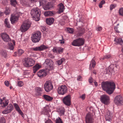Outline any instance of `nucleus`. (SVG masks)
<instances>
[{"mask_svg":"<svg viewBox=\"0 0 123 123\" xmlns=\"http://www.w3.org/2000/svg\"><path fill=\"white\" fill-rule=\"evenodd\" d=\"M62 39L59 40L60 43L61 44H63L64 43V39H63L62 36Z\"/></svg>","mask_w":123,"mask_h":123,"instance_id":"obj_50","label":"nucleus"},{"mask_svg":"<svg viewBox=\"0 0 123 123\" xmlns=\"http://www.w3.org/2000/svg\"><path fill=\"white\" fill-rule=\"evenodd\" d=\"M0 54L2 56L6 58L7 55L6 52L5 50H2L0 52Z\"/></svg>","mask_w":123,"mask_h":123,"instance_id":"obj_37","label":"nucleus"},{"mask_svg":"<svg viewBox=\"0 0 123 123\" xmlns=\"http://www.w3.org/2000/svg\"><path fill=\"white\" fill-rule=\"evenodd\" d=\"M102 28L101 27H99L96 29V30L97 31H100L102 30Z\"/></svg>","mask_w":123,"mask_h":123,"instance_id":"obj_58","label":"nucleus"},{"mask_svg":"<svg viewBox=\"0 0 123 123\" xmlns=\"http://www.w3.org/2000/svg\"><path fill=\"white\" fill-rule=\"evenodd\" d=\"M80 98L83 100L85 99V94H83L82 95L80 96Z\"/></svg>","mask_w":123,"mask_h":123,"instance_id":"obj_53","label":"nucleus"},{"mask_svg":"<svg viewBox=\"0 0 123 123\" xmlns=\"http://www.w3.org/2000/svg\"><path fill=\"white\" fill-rule=\"evenodd\" d=\"M6 86H9V84L8 81L6 80L4 82Z\"/></svg>","mask_w":123,"mask_h":123,"instance_id":"obj_52","label":"nucleus"},{"mask_svg":"<svg viewBox=\"0 0 123 123\" xmlns=\"http://www.w3.org/2000/svg\"><path fill=\"white\" fill-rule=\"evenodd\" d=\"M13 107L11 104H10L6 108L5 110L2 111V113L3 114H7L11 112L13 110Z\"/></svg>","mask_w":123,"mask_h":123,"instance_id":"obj_12","label":"nucleus"},{"mask_svg":"<svg viewBox=\"0 0 123 123\" xmlns=\"http://www.w3.org/2000/svg\"><path fill=\"white\" fill-rule=\"evenodd\" d=\"M105 0H102L100 3L99 5V6L100 8H101L102 7V5L105 3Z\"/></svg>","mask_w":123,"mask_h":123,"instance_id":"obj_42","label":"nucleus"},{"mask_svg":"<svg viewBox=\"0 0 123 123\" xmlns=\"http://www.w3.org/2000/svg\"><path fill=\"white\" fill-rule=\"evenodd\" d=\"M5 118L3 117H1L0 120V123H5Z\"/></svg>","mask_w":123,"mask_h":123,"instance_id":"obj_47","label":"nucleus"},{"mask_svg":"<svg viewBox=\"0 0 123 123\" xmlns=\"http://www.w3.org/2000/svg\"><path fill=\"white\" fill-rule=\"evenodd\" d=\"M54 21V19L53 18H49L46 19V21L47 24L49 25H51L52 24Z\"/></svg>","mask_w":123,"mask_h":123,"instance_id":"obj_24","label":"nucleus"},{"mask_svg":"<svg viewBox=\"0 0 123 123\" xmlns=\"http://www.w3.org/2000/svg\"><path fill=\"white\" fill-rule=\"evenodd\" d=\"M45 63L47 65L48 68L51 69L53 68V62L51 59H47L45 62Z\"/></svg>","mask_w":123,"mask_h":123,"instance_id":"obj_13","label":"nucleus"},{"mask_svg":"<svg viewBox=\"0 0 123 123\" xmlns=\"http://www.w3.org/2000/svg\"><path fill=\"white\" fill-rule=\"evenodd\" d=\"M59 114L61 116L64 115L65 112V109L63 107H61L59 109Z\"/></svg>","mask_w":123,"mask_h":123,"instance_id":"obj_34","label":"nucleus"},{"mask_svg":"<svg viewBox=\"0 0 123 123\" xmlns=\"http://www.w3.org/2000/svg\"><path fill=\"white\" fill-rule=\"evenodd\" d=\"M71 96L70 95H68L64 97L63 99L64 104L66 105L69 106L71 105Z\"/></svg>","mask_w":123,"mask_h":123,"instance_id":"obj_10","label":"nucleus"},{"mask_svg":"<svg viewBox=\"0 0 123 123\" xmlns=\"http://www.w3.org/2000/svg\"><path fill=\"white\" fill-rule=\"evenodd\" d=\"M45 46L43 45L39 47H37L32 48V49L34 51H40L43 50L47 48Z\"/></svg>","mask_w":123,"mask_h":123,"instance_id":"obj_15","label":"nucleus"},{"mask_svg":"<svg viewBox=\"0 0 123 123\" xmlns=\"http://www.w3.org/2000/svg\"><path fill=\"white\" fill-rule=\"evenodd\" d=\"M45 123H53L52 121L50 119H49L45 122Z\"/></svg>","mask_w":123,"mask_h":123,"instance_id":"obj_57","label":"nucleus"},{"mask_svg":"<svg viewBox=\"0 0 123 123\" xmlns=\"http://www.w3.org/2000/svg\"><path fill=\"white\" fill-rule=\"evenodd\" d=\"M19 17V15H18V14L14 15L12 14L10 18V21L11 23L12 24L14 23L15 22L17 21Z\"/></svg>","mask_w":123,"mask_h":123,"instance_id":"obj_14","label":"nucleus"},{"mask_svg":"<svg viewBox=\"0 0 123 123\" xmlns=\"http://www.w3.org/2000/svg\"><path fill=\"white\" fill-rule=\"evenodd\" d=\"M44 14L45 16H51L54 14L53 12L51 11H46L44 12Z\"/></svg>","mask_w":123,"mask_h":123,"instance_id":"obj_28","label":"nucleus"},{"mask_svg":"<svg viewBox=\"0 0 123 123\" xmlns=\"http://www.w3.org/2000/svg\"><path fill=\"white\" fill-rule=\"evenodd\" d=\"M18 54L19 55H21L24 52V51L22 49H19L18 50Z\"/></svg>","mask_w":123,"mask_h":123,"instance_id":"obj_45","label":"nucleus"},{"mask_svg":"<svg viewBox=\"0 0 123 123\" xmlns=\"http://www.w3.org/2000/svg\"><path fill=\"white\" fill-rule=\"evenodd\" d=\"M1 37L5 42H8L10 40L9 35L5 33H2L1 34Z\"/></svg>","mask_w":123,"mask_h":123,"instance_id":"obj_18","label":"nucleus"},{"mask_svg":"<svg viewBox=\"0 0 123 123\" xmlns=\"http://www.w3.org/2000/svg\"><path fill=\"white\" fill-rule=\"evenodd\" d=\"M31 14L33 18L36 21H38L40 19L41 11L37 7L32 9L31 11Z\"/></svg>","mask_w":123,"mask_h":123,"instance_id":"obj_2","label":"nucleus"},{"mask_svg":"<svg viewBox=\"0 0 123 123\" xmlns=\"http://www.w3.org/2000/svg\"><path fill=\"white\" fill-rule=\"evenodd\" d=\"M63 49L62 48L58 47L57 48V53L59 54L62 53L63 51Z\"/></svg>","mask_w":123,"mask_h":123,"instance_id":"obj_38","label":"nucleus"},{"mask_svg":"<svg viewBox=\"0 0 123 123\" xmlns=\"http://www.w3.org/2000/svg\"><path fill=\"white\" fill-rule=\"evenodd\" d=\"M59 13H60L63 12L64 9V6L62 3H60L58 5Z\"/></svg>","mask_w":123,"mask_h":123,"instance_id":"obj_23","label":"nucleus"},{"mask_svg":"<svg viewBox=\"0 0 123 123\" xmlns=\"http://www.w3.org/2000/svg\"><path fill=\"white\" fill-rule=\"evenodd\" d=\"M55 122L56 123H63L61 119L59 117L56 119Z\"/></svg>","mask_w":123,"mask_h":123,"instance_id":"obj_41","label":"nucleus"},{"mask_svg":"<svg viewBox=\"0 0 123 123\" xmlns=\"http://www.w3.org/2000/svg\"><path fill=\"white\" fill-rule=\"evenodd\" d=\"M116 6V5H114L113 4H112L110 6V10H112L114 8L115 6Z\"/></svg>","mask_w":123,"mask_h":123,"instance_id":"obj_49","label":"nucleus"},{"mask_svg":"<svg viewBox=\"0 0 123 123\" xmlns=\"http://www.w3.org/2000/svg\"><path fill=\"white\" fill-rule=\"evenodd\" d=\"M112 117V115L110 114V112L109 111H108L105 116L106 120L110 121Z\"/></svg>","mask_w":123,"mask_h":123,"instance_id":"obj_19","label":"nucleus"},{"mask_svg":"<svg viewBox=\"0 0 123 123\" xmlns=\"http://www.w3.org/2000/svg\"><path fill=\"white\" fill-rule=\"evenodd\" d=\"M31 24V23L28 20L23 22L20 27L22 32H24L27 30L30 26Z\"/></svg>","mask_w":123,"mask_h":123,"instance_id":"obj_4","label":"nucleus"},{"mask_svg":"<svg viewBox=\"0 0 123 123\" xmlns=\"http://www.w3.org/2000/svg\"><path fill=\"white\" fill-rule=\"evenodd\" d=\"M54 6V5L51 2H48L45 6L43 7L44 9L45 10H48L52 8Z\"/></svg>","mask_w":123,"mask_h":123,"instance_id":"obj_21","label":"nucleus"},{"mask_svg":"<svg viewBox=\"0 0 123 123\" xmlns=\"http://www.w3.org/2000/svg\"><path fill=\"white\" fill-rule=\"evenodd\" d=\"M118 12L120 15L123 16V7H121L119 9Z\"/></svg>","mask_w":123,"mask_h":123,"instance_id":"obj_40","label":"nucleus"},{"mask_svg":"<svg viewBox=\"0 0 123 123\" xmlns=\"http://www.w3.org/2000/svg\"><path fill=\"white\" fill-rule=\"evenodd\" d=\"M10 4L12 6L15 7L17 4V3L16 0H10Z\"/></svg>","mask_w":123,"mask_h":123,"instance_id":"obj_35","label":"nucleus"},{"mask_svg":"<svg viewBox=\"0 0 123 123\" xmlns=\"http://www.w3.org/2000/svg\"><path fill=\"white\" fill-rule=\"evenodd\" d=\"M9 102V101L8 100H4L3 102H2V104H1V106L3 107H5L7 105Z\"/></svg>","mask_w":123,"mask_h":123,"instance_id":"obj_29","label":"nucleus"},{"mask_svg":"<svg viewBox=\"0 0 123 123\" xmlns=\"http://www.w3.org/2000/svg\"><path fill=\"white\" fill-rule=\"evenodd\" d=\"M93 79L91 77H90L89 79V82L90 83H92L93 82Z\"/></svg>","mask_w":123,"mask_h":123,"instance_id":"obj_54","label":"nucleus"},{"mask_svg":"<svg viewBox=\"0 0 123 123\" xmlns=\"http://www.w3.org/2000/svg\"><path fill=\"white\" fill-rule=\"evenodd\" d=\"M36 96H40L42 93L43 89L40 87H37L35 89Z\"/></svg>","mask_w":123,"mask_h":123,"instance_id":"obj_20","label":"nucleus"},{"mask_svg":"<svg viewBox=\"0 0 123 123\" xmlns=\"http://www.w3.org/2000/svg\"><path fill=\"white\" fill-rule=\"evenodd\" d=\"M111 55L110 54H107L104 56V57L102 58H100V59L101 60L102 59V60H103L105 59H108L109 58H111Z\"/></svg>","mask_w":123,"mask_h":123,"instance_id":"obj_36","label":"nucleus"},{"mask_svg":"<svg viewBox=\"0 0 123 123\" xmlns=\"http://www.w3.org/2000/svg\"><path fill=\"white\" fill-rule=\"evenodd\" d=\"M114 41L117 44L122 45L123 43V41L121 38H116L115 39Z\"/></svg>","mask_w":123,"mask_h":123,"instance_id":"obj_26","label":"nucleus"},{"mask_svg":"<svg viewBox=\"0 0 123 123\" xmlns=\"http://www.w3.org/2000/svg\"><path fill=\"white\" fill-rule=\"evenodd\" d=\"M39 1L40 6H42L45 2V0H39Z\"/></svg>","mask_w":123,"mask_h":123,"instance_id":"obj_43","label":"nucleus"},{"mask_svg":"<svg viewBox=\"0 0 123 123\" xmlns=\"http://www.w3.org/2000/svg\"><path fill=\"white\" fill-rule=\"evenodd\" d=\"M41 34L40 32L37 31L35 33L31 36V40L33 42L37 43L39 42L40 40L41 37Z\"/></svg>","mask_w":123,"mask_h":123,"instance_id":"obj_3","label":"nucleus"},{"mask_svg":"<svg viewBox=\"0 0 123 123\" xmlns=\"http://www.w3.org/2000/svg\"><path fill=\"white\" fill-rule=\"evenodd\" d=\"M10 10L9 9H6L5 11V13L6 15L9 14L10 13Z\"/></svg>","mask_w":123,"mask_h":123,"instance_id":"obj_51","label":"nucleus"},{"mask_svg":"<svg viewBox=\"0 0 123 123\" xmlns=\"http://www.w3.org/2000/svg\"><path fill=\"white\" fill-rule=\"evenodd\" d=\"M118 27L117 26H115L114 27V29L115 31L117 32H119L117 29Z\"/></svg>","mask_w":123,"mask_h":123,"instance_id":"obj_59","label":"nucleus"},{"mask_svg":"<svg viewBox=\"0 0 123 123\" xmlns=\"http://www.w3.org/2000/svg\"><path fill=\"white\" fill-rule=\"evenodd\" d=\"M85 30L84 28H81L80 29V31L78 32L77 34V35L79 36H82L85 33Z\"/></svg>","mask_w":123,"mask_h":123,"instance_id":"obj_31","label":"nucleus"},{"mask_svg":"<svg viewBox=\"0 0 123 123\" xmlns=\"http://www.w3.org/2000/svg\"><path fill=\"white\" fill-rule=\"evenodd\" d=\"M84 43V39L79 38L74 40L72 43V45L74 46H80L83 45Z\"/></svg>","mask_w":123,"mask_h":123,"instance_id":"obj_5","label":"nucleus"},{"mask_svg":"<svg viewBox=\"0 0 123 123\" xmlns=\"http://www.w3.org/2000/svg\"><path fill=\"white\" fill-rule=\"evenodd\" d=\"M41 66L37 64L33 67V73H35L36 71L41 67Z\"/></svg>","mask_w":123,"mask_h":123,"instance_id":"obj_27","label":"nucleus"},{"mask_svg":"<svg viewBox=\"0 0 123 123\" xmlns=\"http://www.w3.org/2000/svg\"><path fill=\"white\" fill-rule=\"evenodd\" d=\"M101 85L103 90L109 95L113 92L115 88V85L113 82L103 81Z\"/></svg>","mask_w":123,"mask_h":123,"instance_id":"obj_1","label":"nucleus"},{"mask_svg":"<svg viewBox=\"0 0 123 123\" xmlns=\"http://www.w3.org/2000/svg\"><path fill=\"white\" fill-rule=\"evenodd\" d=\"M82 77L80 76H78L77 78V80L78 81H81Z\"/></svg>","mask_w":123,"mask_h":123,"instance_id":"obj_60","label":"nucleus"},{"mask_svg":"<svg viewBox=\"0 0 123 123\" xmlns=\"http://www.w3.org/2000/svg\"><path fill=\"white\" fill-rule=\"evenodd\" d=\"M3 13L1 12H0V17L3 15Z\"/></svg>","mask_w":123,"mask_h":123,"instance_id":"obj_64","label":"nucleus"},{"mask_svg":"<svg viewBox=\"0 0 123 123\" xmlns=\"http://www.w3.org/2000/svg\"><path fill=\"white\" fill-rule=\"evenodd\" d=\"M57 91L59 94L63 95L67 92L68 88L66 86L62 85L58 87Z\"/></svg>","mask_w":123,"mask_h":123,"instance_id":"obj_7","label":"nucleus"},{"mask_svg":"<svg viewBox=\"0 0 123 123\" xmlns=\"http://www.w3.org/2000/svg\"><path fill=\"white\" fill-rule=\"evenodd\" d=\"M57 48L54 47L53 48V50L54 52L56 53H57Z\"/></svg>","mask_w":123,"mask_h":123,"instance_id":"obj_56","label":"nucleus"},{"mask_svg":"<svg viewBox=\"0 0 123 123\" xmlns=\"http://www.w3.org/2000/svg\"><path fill=\"white\" fill-rule=\"evenodd\" d=\"M94 84L96 86H98V84L97 82L96 81H95L94 82Z\"/></svg>","mask_w":123,"mask_h":123,"instance_id":"obj_62","label":"nucleus"},{"mask_svg":"<svg viewBox=\"0 0 123 123\" xmlns=\"http://www.w3.org/2000/svg\"><path fill=\"white\" fill-rule=\"evenodd\" d=\"M67 31L69 33H72L74 32V29L70 28H67Z\"/></svg>","mask_w":123,"mask_h":123,"instance_id":"obj_39","label":"nucleus"},{"mask_svg":"<svg viewBox=\"0 0 123 123\" xmlns=\"http://www.w3.org/2000/svg\"><path fill=\"white\" fill-rule=\"evenodd\" d=\"M109 99V97L105 94L102 95L100 97L101 102L106 105H107L108 103Z\"/></svg>","mask_w":123,"mask_h":123,"instance_id":"obj_11","label":"nucleus"},{"mask_svg":"<svg viewBox=\"0 0 123 123\" xmlns=\"http://www.w3.org/2000/svg\"><path fill=\"white\" fill-rule=\"evenodd\" d=\"M86 123H92L93 122V118L91 114L88 113L86 118Z\"/></svg>","mask_w":123,"mask_h":123,"instance_id":"obj_16","label":"nucleus"},{"mask_svg":"<svg viewBox=\"0 0 123 123\" xmlns=\"http://www.w3.org/2000/svg\"><path fill=\"white\" fill-rule=\"evenodd\" d=\"M13 105L15 108L16 109V110L20 108L18 106V104L16 103H14Z\"/></svg>","mask_w":123,"mask_h":123,"instance_id":"obj_46","label":"nucleus"},{"mask_svg":"<svg viewBox=\"0 0 123 123\" xmlns=\"http://www.w3.org/2000/svg\"><path fill=\"white\" fill-rule=\"evenodd\" d=\"M35 63L34 60L30 58H27L25 59L23 64L25 66L29 67L33 65Z\"/></svg>","mask_w":123,"mask_h":123,"instance_id":"obj_6","label":"nucleus"},{"mask_svg":"<svg viewBox=\"0 0 123 123\" xmlns=\"http://www.w3.org/2000/svg\"><path fill=\"white\" fill-rule=\"evenodd\" d=\"M43 97L46 100L48 101H51L53 99L52 97L46 95H44Z\"/></svg>","mask_w":123,"mask_h":123,"instance_id":"obj_32","label":"nucleus"},{"mask_svg":"<svg viewBox=\"0 0 123 123\" xmlns=\"http://www.w3.org/2000/svg\"><path fill=\"white\" fill-rule=\"evenodd\" d=\"M64 61V59L63 58H62L57 61L56 62L58 65H60L62 64L63 63Z\"/></svg>","mask_w":123,"mask_h":123,"instance_id":"obj_33","label":"nucleus"},{"mask_svg":"<svg viewBox=\"0 0 123 123\" xmlns=\"http://www.w3.org/2000/svg\"><path fill=\"white\" fill-rule=\"evenodd\" d=\"M17 53L16 52H15L13 55V56H14V57H15V56H17Z\"/></svg>","mask_w":123,"mask_h":123,"instance_id":"obj_63","label":"nucleus"},{"mask_svg":"<svg viewBox=\"0 0 123 123\" xmlns=\"http://www.w3.org/2000/svg\"><path fill=\"white\" fill-rule=\"evenodd\" d=\"M96 65V62L94 57L91 61L89 65V69L92 70L94 68Z\"/></svg>","mask_w":123,"mask_h":123,"instance_id":"obj_22","label":"nucleus"},{"mask_svg":"<svg viewBox=\"0 0 123 123\" xmlns=\"http://www.w3.org/2000/svg\"><path fill=\"white\" fill-rule=\"evenodd\" d=\"M3 4L4 5H6L8 3L7 1V0H3L2 1Z\"/></svg>","mask_w":123,"mask_h":123,"instance_id":"obj_55","label":"nucleus"},{"mask_svg":"<svg viewBox=\"0 0 123 123\" xmlns=\"http://www.w3.org/2000/svg\"><path fill=\"white\" fill-rule=\"evenodd\" d=\"M13 45H12V44H11V45L9 46V49L11 50H12L13 49Z\"/></svg>","mask_w":123,"mask_h":123,"instance_id":"obj_61","label":"nucleus"},{"mask_svg":"<svg viewBox=\"0 0 123 123\" xmlns=\"http://www.w3.org/2000/svg\"><path fill=\"white\" fill-rule=\"evenodd\" d=\"M53 86L50 81H47L44 85V89L47 92H49L53 89Z\"/></svg>","mask_w":123,"mask_h":123,"instance_id":"obj_8","label":"nucleus"},{"mask_svg":"<svg viewBox=\"0 0 123 123\" xmlns=\"http://www.w3.org/2000/svg\"><path fill=\"white\" fill-rule=\"evenodd\" d=\"M114 102L117 105H123V96L119 95L117 96L115 98Z\"/></svg>","mask_w":123,"mask_h":123,"instance_id":"obj_9","label":"nucleus"},{"mask_svg":"<svg viewBox=\"0 0 123 123\" xmlns=\"http://www.w3.org/2000/svg\"><path fill=\"white\" fill-rule=\"evenodd\" d=\"M37 74L38 77L42 78L45 76L47 73L46 70H41L37 73Z\"/></svg>","mask_w":123,"mask_h":123,"instance_id":"obj_17","label":"nucleus"},{"mask_svg":"<svg viewBox=\"0 0 123 123\" xmlns=\"http://www.w3.org/2000/svg\"><path fill=\"white\" fill-rule=\"evenodd\" d=\"M23 117L24 114L20 108L16 110Z\"/></svg>","mask_w":123,"mask_h":123,"instance_id":"obj_44","label":"nucleus"},{"mask_svg":"<svg viewBox=\"0 0 123 123\" xmlns=\"http://www.w3.org/2000/svg\"><path fill=\"white\" fill-rule=\"evenodd\" d=\"M18 85L19 87H21L23 85V83L21 81H19L18 83Z\"/></svg>","mask_w":123,"mask_h":123,"instance_id":"obj_48","label":"nucleus"},{"mask_svg":"<svg viewBox=\"0 0 123 123\" xmlns=\"http://www.w3.org/2000/svg\"><path fill=\"white\" fill-rule=\"evenodd\" d=\"M4 23L5 24L6 26L9 28H10L11 26L9 23L8 20L7 18L5 19L4 21Z\"/></svg>","mask_w":123,"mask_h":123,"instance_id":"obj_30","label":"nucleus"},{"mask_svg":"<svg viewBox=\"0 0 123 123\" xmlns=\"http://www.w3.org/2000/svg\"><path fill=\"white\" fill-rule=\"evenodd\" d=\"M79 21H77L76 23L77 25H78L79 26H81L83 25H82L84 23V18H80L78 20Z\"/></svg>","mask_w":123,"mask_h":123,"instance_id":"obj_25","label":"nucleus"}]
</instances>
